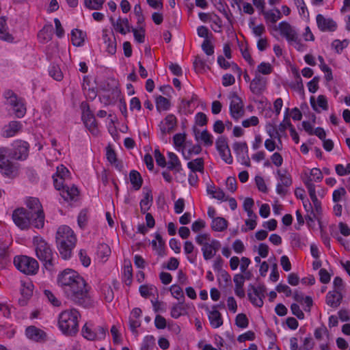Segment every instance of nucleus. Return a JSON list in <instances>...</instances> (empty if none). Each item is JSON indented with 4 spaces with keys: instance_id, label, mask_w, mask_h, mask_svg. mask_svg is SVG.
Returning <instances> with one entry per match:
<instances>
[{
    "instance_id": "obj_54",
    "label": "nucleus",
    "mask_w": 350,
    "mask_h": 350,
    "mask_svg": "<svg viewBox=\"0 0 350 350\" xmlns=\"http://www.w3.org/2000/svg\"><path fill=\"white\" fill-rule=\"evenodd\" d=\"M155 345V339L153 336L148 335L144 337L140 350H150Z\"/></svg>"
},
{
    "instance_id": "obj_25",
    "label": "nucleus",
    "mask_w": 350,
    "mask_h": 350,
    "mask_svg": "<svg viewBox=\"0 0 350 350\" xmlns=\"http://www.w3.org/2000/svg\"><path fill=\"white\" fill-rule=\"evenodd\" d=\"M22 128V124L19 121H12L3 128V135L10 137L15 135Z\"/></svg>"
},
{
    "instance_id": "obj_50",
    "label": "nucleus",
    "mask_w": 350,
    "mask_h": 350,
    "mask_svg": "<svg viewBox=\"0 0 350 350\" xmlns=\"http://www.w3.org/2000/svg\"><path fill=\"white\" fill-rule=\"evenodd\" d=\"M171 294L174 297L177 299L178 301H181V303H184L185 301V296L183 291V289L178 285H172L170 287Z\"/></svg>"
},
{
    "instance_id": "obj_42",
    "label": "nucleus",
    "mask_w": 350,
    "mask_h": 350,
    "mask_svg": "<svg viewBox=\"0 0 350 350\" xmlns=\"http://www.w3.org/2000/svg\"><path fill=\"white\" fill-rule=\"evenodd\" d=\"M106 156L108 161L116 168L120 169L122 167V165L118 161L115 151L110 146L107 148Z\"/></svg>"
},
{
    "instance_id": "obj_44",
    "label": "nucleus",
    "mask_w": 350,
    "mask_h": 350,
    "mask_svg": "<svg viewBox=\"0 0 350 350\" xmlns=\"http://www.w3.org/2000/svg\"><path fill=\"white\" fill-rule=\"evenodd\" d=\"M77 239L74 231L67 226V250H72L76 245Z\"/></svg>"
},
{
    "instance_id": "obj_7",
    "label": "nucleus",
    "mask_w": 350,
    "mask_h": 350,
    "mask_svg": "<svg viewBox=\"0 0 350 350\" xmlns=\"http://www.w3.org/2000/svg\"><path fill=\"white\" fill-rule=\"evenodd\" d=\"M29 145L27 142L22 140L15 141L12 148L5 150L8 157L16 160H25L29 154Z\"/></svg>"
},
{
    "instance_id": "obj_52",
    "label": "nucleus",
    "mask_w": 350,
    "mask_h": 350,
    "mask_svg": "<svg viewBox=\"0 0 350 350\" xmlns=\"http://www.w3.org/2000/svg\"><path fill=\"white\" fill-rule=\"evenodd\" d=\"M9 261L8 247L0 245V268L4 267Z\"/></svg>"
},
{
    "instance_id": "obj_29",
    "label": "nucleus",
    "mask_w": 350,
    "mask_h": 350,
    "mask_svg": "<svg viewBox=\"0 0 350 350\" xmlns=\"http://www.w3.org/2000/svg\"><path fill=\"white\" fill-rule=\"evenodd\" d=\"M168 157V163H167V168L170 170H175L177 172H179L182 170V166L180 161L177 157V155L172 152H167Z\"/></svg>"
},
{
    "instance_id": "obj_3",
    "label": "nucleus",
    "mask_w": 350,
    "mask_h": 350,
    "mask_svg": "<svg viewBox=\"0 0 350 350\" xmlns=\"http://www.w3.org/2000/svg\"><path fill=\"white\" fill-rule=\"evenodd\" d=\"M196 243L202 246L201 250L205 260L213 258L221 247V243L216 239H211L208 233H200L196 238Z\"/></svg>"
},
{
    "instance_id": "obj_30",
    "label": "nucleus",
    "mask_w": 350,
    "mask_h": 350,
    "mask_svg": "<svg viewBox=\"0 0 350 350\" xmlns=\"http://www.w3.org/2000/svg\"><path fill=\"white\" fill-rule=\"evenodd\" d=\"M111 94L112 97H111L109 94H104L99 96L100 103H103L105 105H109L114 103L120 96V91L117 88L113 89Z\"/></svg>"
},
{
    "instance_id": "obj_57",
    "label": "nucleus",
    "mask_w": 350,
    "mask_h": 350,
    "mask_svg": "<svg viewBox=\"0 0 350 350\" xmlns=\"http://www.w3.org/2000/svg\"><path fill=\"white\" fill-rule=\"evenodd\" d=\"M235 324L239 327L246 328L249 324L248 319L245 314L240 313L236 317Z\"/></svg>"
},
{
    "instance_id": "obj_23",
    "label": "nucleus",
    "mask_w": 350,
    "mask_h": 350,
    "mask_svg": "<svg viewBox=\"0 0 350 350\" xmlns=\"http://www.w3.org/2000/svg\"><path fill=\"white\" fill-rule=\"evenodd\" d=\"M310 180H308L306 183V187L308 189L310 197L311 198V200L313 203L315 211L317 213L319 214L321 213L322 208H321V202L318 200L317 195H316V191H315V185L313 183H311Z\"/></svg>"
},
{
    "instance_id": "obj_15",
    "label": "nucleus",
    "mask_w": 350,
    "mask_h": 350,
    "mask_svg": "<svg viewBox=\"0 0 350 350\" xmlns=\"http://www.w3.org/2000/svg\"><path fill=\"white\" fill-rule=\"evenodd\" d=\"M55 243L61 257L66 260V225L58 228L55 234Z\"/></svg>"
},
{
    "instance_id": "obj_37",
    "label": "nucleus",
    "mask_w": 350,
    "mask_h": 350,
    "mask_svg": "<svg viewBox=\"0 0 350 350\" xmlns=\"http://www.w3.org/2000/svg\"><path fill=\"white\" fill-rule=\"evenodd\" d=\"M195 133V137L197 140L200 139L205 146H211L213 144V141L212 139V135L206 131H203L200 136H198V134L200 133L199 131H196V129H194Z\"/></svg>"
},
{
    "instance_id": "obj_48",
    "label": "nucleus",
    "mask_w": 350,
    "mask_h": 350,
    "mask_svg": "<svg viewBox=\"0 0 350 350\" xmlns=\"http://www.w3.org/2000/svg\"><path fill=\"white\" fill-rule=\"evenodd\" d=\"M53 27L52 25L44 26L38 34V37L39 39L43 40L44 42H48L51 39V31Z\"/></svg>"
},
{
    "instance_id": "obj_56",
    "label": "nucleus",
    "mask_w": 350,
    "mask_h": 350,
    "mask_svg": "<svg viewBox=\"0 0 350 350\" xmlns=\"http://www.w3.org/2000/svg\"><path fill=\"white\" fill-rule=\"evenodd\" d=\"M201 151L202 148L200 145H193L188 149L187 153L183 152L184 159L186 160H189L192 155L198 154L201 152Z\"/></svg>"
},
{
    "instance_id": "obj_2",
    "label": "nucleus",
    "mask_w": 350,
    "mask_h": 350,
    "mask_svg": "<svg viewBox=\"0 0 350 350\" xmlns=\"http://www.w3.org/2000/svg\"><path fill=\"white\" fill-rule=\"evenodd\" d=\"M14 223L21 230H27L31 226L40 229L44 227L45 215L40 211L38 213H29L25 208H17L12 213Z\"/></svg>"
},
{
    "instance_id": "obj_22",
    "label": "nucleus",
    "mask_w": 350,
    "mask_h": 350,
    "mask_svg": "<svg viewBox=\"0 0 350 350\" xmlns=\"http://www.w3.org/2000/svg\"><path fill=\"white\" fill-rule=\"evenodd\" d=\"M342 299V293L339 291H329L326 295V304L330 307L338 308Z\"/></svg>"
},
{
    "instance_id": "obj_41",
    "label": "nucleus",
    "mask_w": 350,
    "mask_h": 350,
    "mask_svg": "<svg viewBox=\"0 0 350 350\" xmlns=\"http://www.w3.org/2000/svg\"><path fill=\"white\" fill-rule=\"evenodd\" d=\"M171 106L170 100L162 96L156 98V107L158 111H167Z\"/></svg>"
},
{
    "instance_id": "obj_64",
    "label": "nucleus",
    "mask_w": 350,
    "mask_h": 350,
    "mask_svg": "<svg viewBox=\"0 0 350 350\" xmlns=\"http://www.w3.org/2000/svg\"><path fill=\"white\" fill-rule=\"evenodd\" d=\"M202 49L207 55L214 53V46L208 39H204L202 44Z\"/></svg>"
},
{
    "instance_id": "obj_55",
    "label": "nucleus",
    "mask_w": 350,
    "mask_h": 350,
    "mask_svg": "<svg viewBox=\"0 0 350 350\" xmlns=\"http://www.w3.org/2000/svg\"><path fill=\"white\" fill-rule=\"evenodd\" d=\"M88 83H85V77H84L82 85L84 94L88 98L94 100L97 96V92L94 88H90V87L88 88Z\"/></svg>"
},
{
    "instance_id": "obj_34",
    "label": "nucleus",
    "mask_w": 350,
    "mask_h": 350,
    "mask_svg": "<svg viewBox=\"0 0 350 350\" xmlns=\"http://www.w3.org/2000/svg\"><path fill=\"white\" fill-rule=\"evenodd\" d=\"M129 178L133 189L135 190H139L143 183V180L139 172L134 170H131L129 173Z\"/></svg>"
},
{
    "instance_id": "obj_21",
    "label": "nucleus",
    "mask_w": 350,
    "mask_h": 350,
    "mask_svg": "<svg viewBox=\"0 0 350 350\" xmlns=\"http://www.w3.org/2000/svg\"><path fill=\"white\" fill-rule=\"evenodd\" d=\"M266 81L259 75H256L255 77L252 80L250 89L251 92L257 95H260L265 90Z\"/></svg>"
},
{
    "instance_id": "obj_38",
    "label": "nucleus",
    "mask_w": 350,
    "mask_h": 350,
    "mask_svg": "<svg viewBox=\"0 0 350 350\" xmlns=\"http://www.w3.org/2000/svg\"><path fill=\"white\" fill-rule=\"evenodd\" d=\"M152 202V196L151 193V191H148L145 195L144 198L140 201V211L141 213L145 214L146 211L150 208Z\"/></svg>"
},
{
    "instance_id": "obj_51",
    "label": "nucleus",
    "mask_w": 350,
    "mask_h": 350,
    "mask_svg": "<svg viewBox=\"0 0 350 350\" xmlns=\"http://www.w3.org/2000/svg\"><path fill=\"white\" fill-rule=\"evenodd\" d=\"M123 280L126 285H130L132 282L133 269L130 262L124 265L123 271Z\"/></svg>"
},
{
    "instance_id": "obj_33",
    "label": "nucleus",
    "mask_w": 350,
    "mask_h": 350,
    "mask_svg": "<svg viewBox=\"0 0 350 350\" xmlns=\"http://www.w3.org/2000/svg\"><path fill=\"white\" fill-rule=\"evenodd\" d=\"M228 227V221L221 217H217L212 219L211 228L216 232H222Z\"/></svg>"
},
{
    "instance_id": "obj_31",
    "label": "nucleus",
    "mask_w": 350,
    "mask_h": 350,
    "mask_svg": "<svg viewBox=\"0 0 350 350\" xmlns=\"http://www.w3.org/2000/svg\"><path fill=\"white\" fill-rule=\"evenodd\" d=\"M25 204L29 208L28 212L33 214V213H38V211L44 212L42 206L37 198L29 197L27 199Z\"/></svg>"
},
{
    "instance_id": "obj_9",
    "label": "nucleus",
    "mask_w": 350,
    "mask_h": 350,
    "mask_svg": "<svg viewBox=\"0 0 350 350\" xmlns=\"http://www.w3.org/2000/svg\"><path fill=\"white\" fill-rule=\"evenodd\" d=\"M80 107L82 111L81 118L86 128L92 134L97 135L98 133L97 123L94 113L90 109V105L86 102H82Z\"/></svg>"
},
{
    "instance_id": "obj_13",
    "label": "nucleus",
    "mask_w": 350,
    "mask_h": 350,
    "mask_svg": "<svg viewBox=\"0 0 350 350\" xmlns=\"http://www.w3.org/2000/svg\"><path fill=\"white\" fill-rule=\"evenodd\" d=\"M273 29L279 30L281 36L284 37L288 43H292L294 39L299 36L297 31L286 21H282L278 26L275 25Z\"/></svg>"
},
{
    "instance_id": "obj_1",
    "label": "nucleus",
    "mask_w": 350,
    "mask_h": 350,
    "mask_svg": "<svg viewBox=\"0 0 350 350\" xmlns=\"http://www.w3.org/2000/svg\"><path fill=\"white\" fill-rule=\"evenodd\" d=\"M90 286L76 271L67 269V299L84 308L94 307L95 301L90 293Z\"/></svg>"
},
{
    "instance_id": "obj_6",
    "label": "nucleus",
    "mask_w": 350,
    "mask_h": 350,
    "mask_svg": "<svg viewBox=\"0 0 350 350\" xmlns=\"http://www.w3.org/2000/svg\"><path fill=\"white\" fill-rule=\"evenodd\" d=\"M14 265L21 272L26 275H35L39 269L38 261L27 256H17L14 258Z\"/></svg>"
},
{
    "instance_id": "obj_17",
    "label": "nucleus",
    "mask_w": 350,
    "mask_h": 350,
    "mask_svg": "<svg viewBox=\"0 0 350 350\" xmlns=\"http://www.w3.org/2000/svg\"><path fill=\"white\" fill-rule=\"evenodd\" d=\"M25 335L27 338L37 342H44L47 338L46 333L34 325L28 326L25 329Z\"/></svg>"
},
{
    "instance_id": "obj_27",
    "label": "nucleus",
    "mask_w": 350,
    "mask_h": 350,
    "mask_svg": "<svg viewBox=\"0 0 350 350\" xmlns=\"http://www.w3.org/2000/svg\"><path fill=\"white\" fill-rule=\"evenodd\" d=\"M103 40L106 44L107 51L109 54H114L116 52V40L113 36H109L106 30L103 31Z\"/></svg>"
},
{
    "instance_id": "obj_8",
    "label": "nucleus",
    "mask_w": 350,
    "mask_h": 350,
    "mask_svg": "<svg viewBox=\"0 0 350 350\" xmlns=\"http://www.w3.org/2000/svg\"><path fill=\"white\" fill-rule=\"evenodd\" d=\"M65 170L66 167L63 164L59 165L57 167L56 172L52 176L55 189L60 191V198L59 199L60 203H63L66 201V185L64 184L66 178Z\"/></svg>"
},
{
    "instance_id": "obj_61",
    "label": "nucleus",
    "mask_w": 350,
    "mask_h": 350,
    "mask_svg": "<svg viewBox=\"0 0 350 350\" xmlns=\"http://www.w3.org/2000/svg\"><path fill=\"white\" fill-rule=\"evenodd\" d=\"M44 295L48 299V301L53 306H59L61 305V301L53 295V293L49 290H44Z\"/></svg>"
},
{
    "instance_id": "obj_53",
    "label": "nucleus",
    "mask_w": 350,
    "mask_h": 350,
    "mask_svg": "<svg viewBox=\"0 0 350 350\" xmlns=\"http://www.w3.org/2000/svg\"><path fill=\"white\" fill-rule=\"evenodd\" d=\"M111 254L109 246L105 243L99 244L97 248V254L101 259L107 258Z\"/></svg>"
},
{
    "instance_id": "obj_4",
    "label": "nucleus",
    "mask_w": 350,
    "mask_h": 350,
    "mask_svg": "<svg viewBox=\"0 0 350 350\" xmlns=\"http://www.w3.org/2000/svg\"><path fill=\"white\" fill-rule=\"evenodd\" d=\"M33 243L36 246V256L46 269L51 270L53 267V254L50 245L40 237H34Z\"/></svg>"
},
{
    "instance_id": "obj_26",
    "label": "nucleus",
    "mask_w": 350,
    "mask_h": 350,
    "mask_svg": "<svg viewBox=\"0 0 350 350\" xmlns=\"http://www.w3.org/2000/svg\"><path fill=\"white\" fill-rule=\"evenodd\" d=\"M0 169L2 173L7 176H11L14 170L12 163L6 158L5 155L0 154Z\"/></svg>"
},
{
    "instance_id": "obj_20",
    "label": "nucleus",
    "mask_w": 350,
    "mask_h": 350,
    "mask_svg": "<svg viewBox=\"0 0 350 350\" xmlns=\"http://www.w3.org/2000/svg\"><path fill=\"white\" fill-rule=\"evenodd\" d=\"M217 306V305L213 306L211 310L208 308L206 309V311L208 312L210 324L213 328H218L223 325L221 314L218 311Z\"/></svg>"
},
{
    "instance_id": "obj_47",
    "label": "nucleus",
    "mask_w": 350,
    "mask_h": 350,
    "mask_svg": "<svg viewBox=\"0 0 350 350\" xmlns=\"http://www.w3.org/2000/svg\"><path fill=\"white\" fill-rule=\"evenodd\" d=\"M105 0H84L85 6L89 10H98L103 8Z\"/></svg>"
},
{
    "instance_id": "obj_10",
    "label": "nucleus",
    "mask_w": 350,
    "mask_h": 350,
    "mask_svg": "<svg viewBox=\"0 0 350 350\" xmlns=\"http://www.w3.org/2000/svg\"><path fill=\"white\" fill-rule=\"evenodd\" d=\"M229 98L230 99V116L233 119L238 120L239 118L243 116L245 113L243 101L235 92H230L229 94Z\"/></svg>"
},
{
    "instance_id": "obj_32",
    "label": "nucleus",
    "mask_w": 350,
    "mask_h": 350,
    "mask_svg": "<svg viewBox=\"0 0 350 350\" xmlns=\"http://www.w3.org/2000/svg\"><path fill=\"white\" fill-rule=\"evenodd\" d=\"M0 39L8 42H12L14 40V37L8 31L5 17H0Z\"/></svg>"
},
{
    "instance_id": "obj_14",
    "label": "nucleus",
    "mask_w": 350,
    "mask_h": 350,
    "mask_svg": "<svg viewBox=\"0 0 350 350\" xmlns=\"http://www.w3.org/2000/svg\"><path fill=\"white\" fill-rule=\"evenodd\" d=\"M81 318L79 312L75 309H70L67 319V334L75 335L79 331V319Z\"/></svg>"
},
{
    "instance_id": "obj_35",
    "label": "nucleus",
    "mask_w": 350,
    "mask_h": 350,
    "mask_svg": "<svg viewBox=\"0 0 350 350\" xmlns=\"http://www.w3.org/2000/svg\"><path fill=\"white\" fill-rule=\"evenodd\" d=\"M10 105L12 106L14 113L17 118H23L25 116L26 107L21 99H18L16 102Z\"/></svg>"
},
{
    "instance_id": "obj_5",
    "label": "nucleus",
    "mask_w": 350,
    "mask_h": 350,
    "mask_svg": "<svg viewBox=\"0 0 350 350\" xmlns=\"http://www.w3.org/2000/svg\"><path fill=\"white\" fill-rule=\"evenodd\" d=\"M81 334L88 340L102 341L108 336V327L107 325L94 327L92 322H88L82 327Z\"/></svg>"
},
{
    "instance_id": "obj_45",
    "label": "nucleus",
    "mask_w": 350,
    "mask_h": 350,
    "mask_svg": "<svg viewBox=\"0 0 350 350\" xmlns=\"http://www.w3.org/2000/svg\"><path fill=\"white\" fill-rule=\"evenodd\" d=\"M266 131L270 138H276L278 139L280 144H281V137L279 133L278 129H276L275 125L273 124L268 123L266 124Z\"/></svg>"
},
{
    "instance_id": "obj_16",
    "label": "nucleus",
    "mask_w": 350,
    "mask_h": 350,
    "mask_svg": "<svg viewBox=\"0 0 350 350\" xmlns=\"http://www.w3.org/2000/svg\"><path fill=\"white\" fill-rule=\"evenodd\" d=\"M316 21L321 31H334L337 29V23L332 18L325 17L323 14H317Z\"/></svg>"
},
{
    "instance_id": "obj_18",
    "label": "nucleus",
    "mask_w": 350,
    "mask_h": 350,
    "mask_svg": "<svg viewBox=\"0 0 350 350\" xmlns=\"http://www.w3.org/2000/svg\"><path fill=\"white\" fill-rule=\"evenodd\" d=\"M177 124V119L173 114H168L159 124L162 137L170 133L174 130Z\"/></svg>"
},
{
    "instance_id": "obj_49",
    "label": "nucleus",
    "mask_w": 350,
    "mask_h": 350,
    "mask_svg": "<svg viewBox=\"0 0 350 350\" xmlns=\"http://www.w3.org/2000/svg\"><path fill=\"white\" fill-rule=\"evenodd\" d=\"M88 210L86 208L82 209L77 217V224L81 229H84L87 225L88 217Z\"/></svg>"
},
{
    "instance_id": "obj_43",
    "label": "nucleus",
    "mask_w": 350,
    "mask_h": 350,
    "mask_svg": "<svg viewBox=\"0 0 350 350\" xmlns=\"http://www.w3.org/2000/svg\"><path fill=\"white\" fill-rule=\"evenodd\" d=\"M323 179V172L319 168H312L310 171V176L308 177L304 181V184L310 180V183H312V181L315 182H321Z\"/></svg>"
},
{
    "instance_id": "obj_59",
    "label": "nucleus",
    "mask_w": 350,
    "mask_h": 350,
    "mask_svg": "<svg viewBox=\"0 0 350 350\" xmlns=\"http://www.w3.org/2000/svg\"><path fill=\"white\" fill-rule=\"evenodd\" d=\"M248 288L251 289V291L254 293V295L261 297L262 299L265 297V293L266 292V288L265 286L259 285L258 286H254L252 284H250Z\"/></svg>"
},
{
    "instance_id": "obj_62",
    "label": "nucleus",
    "mask_w": 350,
    "mask_h": 350,
    "mask_svg": "<svg viewBox=\"0 0 350 350\" xmlns=\"http://www.w3.org/2000/svg\"><path fill=\"white\" fill-rule=\"evenodd\" d=\"M257 70L262 75H269L272 72L273 68L269 63L262 62L258 66Z\"/></svg>"
},
{
    "instance_id": "obj_19",
    "label": "nucleus",
    "mask_w": 350,
    "mask_h": 350,
    "mask_svg": "<svg viewBox=\"0 0 350 350\" xmlns=\"http://www.w3.org/2000/svg\"><path fill=\"white\" fill-rule=\"evenodd\" d=\"M81 200L80 191L75 185L67 187V204L72 207L77 206L80 205Z\"/></svg>"
},
{
    "instance_id": "obj_39",
    "label": "nucleus",
    "mask_w": 350,
    "mask_h": 350,
    "mask_svg": "<svg viewBox=\"0 0 350 350\" xmlns=\"http://www.w3.org/2000/svg\"><path fill=\"white\" fill-rule=\"evenodd\" d=\"M85 34L81 30L74 29L71 32V40L74 46H79L83 44Z\"/></svg>"
},
{
    "instance_id": "obj_24",
    "label": "nucleus",
    "mask_w": 350,
    "mask_h": 350,
    "mask_svg": "<svg viewBox=\"0 0 350 350\" xmlns=\"http://www.w3.org/2000/svg\"><path fill=\"white\" fill-rule=\"evenodd\" d=\"M184 252L188 261L191 264H196L198 251L191 241H186L184 243Z\"/></svg>"
},
{
    "instance_id": "obj_40",
    "label": "nucleus",
    "mask_w": 350,
    "mask_h": 350,
    "mask_svg": "<svg viewBox=\"0 0 350 350\" xmlns=\"http://www.w3.org/2000/svg\"><path fill=\"white\" fill-rule=\"evenodd\" d=\"M49 74L56 81H62L64 78V74L57 64H51L49 68Z\"/></svg>"
},
{
    "instance_id": "obj_12",
    "label": "nucleus",
    "mask_w": 350,
    "mask_h": 350,
    "mask_svg": "<svg viewBox=\"0 0 350 350\" xmlns=\"http://www.w3.org/2000/svg\"><path fill=\"white\" fill-rule=\"evenodd\" d=\"M215 146L221 159L228 164L232 163L233 159L226 139L222 136L219 137L216 140Z\"/></svg>"
},
{
    "instance_id": "obj_11",
    "label": "nucleus",
    "mask_w": 350,
    "mask_h": 350,
    "mask_svg": "<svg viewBox=\"0 0 350 350\" xmlns=\"http://www.w3.org/2000/svg\"><path fill=\"white\" fill-rule=\"evenodd\" d=\"M238 161L245 166H250V161L248 155V147L246 142H236L232 144Z\"/></svg>"
},
{
    "instance_id": "obj_28",
    "label": "nucleus",
    "mask_w": 350,
    "mask_h": 350,
    "mask_svg": "<svg viewBox=\"0 0 350 350\" xmlns=\"http://www.w3.org/2000/svg\"><path fill=\"white\" fill-rule=\"evenodd\" d=\"M262 14L267 24H275L282 16L281 12L278 8L263 12Z\"/></svg>"
},
{
    "instance_id": "obj_58",
    "label": "nucleus",
    "mask_w": 350,
    "mask_h": 350,
    "mask_svg": "<svg viewBox=\"0 0 350 350\" xmlns=\"http://www.w3.org/2000/svg\"><path fill=\"white\" fill-rule=\"evenodd\" d=\"M291 243L294 247H301L304 245L303 239L297 233H291L290 236Z\"/></svg>"
},
{
    "instance_id": "obj_63",
    "label": "nucleus",
    "mask_w": 350,
    "mask_h": 350,
    "mask_svg": "<svg viewBox=\"0 0 350 350\" xmlns=\"http://www.w3.org/2000/svg\"><path fill=\"white\" fill-rule=\"evenodd\" d=\"M154 155L156 160L157 164L161 167H165L167 165L165 157L161 153L159 149H155L154 151Z\"/></svg>"
},
{
    "instance_id": "obj_60",
    "label": "nucleus",
    "mask_w": 350,
    "mask_h": 350,
    "mask_svg": "<svg viewBox=\"0 0 350 350\" xmlns=\"http://www.w3.org/2000/svg\"><path fill=\"white\" fill-rule=\"evenodd\" d=\"M79 257L80 262L82 265L85 267H88L91 264V258L88 255L87 252L85 250H80L79 252Z\"/></svg>"
},
{
    "instance_id": "obj_36",
    "label": "nucleus",
    "mask_w": 350,
    "mask_h": 350,
    "mask_svg": "<svg viewBox=\"0 0 350 350\" xmlns=\"http://www.w3.org/2000/svg\"><path fill=\"white\" fill-rule=\"evenodd\" d=\"M204 159L202 158H197L187 163V167L192 172H204Z\"/></svg>"
},
{
    "instance_id": "obj_46",
    "label": "nucleus",
    "mask_w": 350,
    "mask_h": 350,
    "mask_svg": "<svg viewBox=\"0 0 350 350\" xmlns=\"http://www.w3.org/2000/svg\"><path fill=\"white\" fill-rule=\"evenodd\" d=\"M183 304L184 303H181V301H178L177 304H175L172 307L170 314L172 318L178 319L183 314L185 311Z\"/></svg>"
}]
</instances>
